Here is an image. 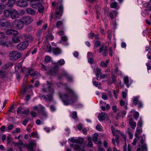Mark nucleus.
Segmentation results:
<instances>
[{
	"instance_id": "nucleus-34",
	"label": "nucleus",
	"mask_w": 151,
	"mask_h": 151,
	"mask_svg": "<svg viewBox=\"0 0 151 151\" xmlns=\"http://www.w3.org/2000/svg\"><path fill=\"white\" fill-rule=\"evenodd\" d=\"M109 63V60H107L105 62L104 61L101 62V65L102 67L106 68L107 67V65Z\"/></svg>"
},
{
	"instance_id": "nucleus-8",
	"label": "nucleus",
	"mask_w": 151,
	"mask_h": 151,
	"mask_svg": "<svg viewBox=\"0 0 151 151\" xmlns=\"http://www.w3.org/2000/svg\"><path fill=\"white\" fill-rule=\"evenodd\" d=\"M37 73L38 72H37L34 71V70L33 69H31L30 70H29L27 72V74L26 75L24 78H25V77H26V78H27L28 76L30 75L31 76L33 77V79H31L30 81L32 83H33L34 82V79H36V78H35V76L36 74H37Z\"/></svg>"
},
{
	"instance_id": "nucleus-38",
	"label": "nucleus",
	"mask_w": 151,
	"mask_h": 151,
	"mask_svg": "<svg viewBox=\"0 0 151 151\" xmlns=\"http://www.w3.org/2000/svg\"><path fill=\"white\" fill-rule=\"evenodd\" d=\"M105 14H106L108 16L110 17L111 20L113 19L114 18V15L111 12H107L106 11L105 12Z\"/></svg>"
},
{
	"instance_id": "nucleus-57",
	"label": "nucleus",
	"mask_w": 151,
	"mask_h": 151,
	"mask_svg": "<svg viewBox=\"0 0 151 151\" xmlns=\"http://www.w3.org/2000/svg\"><path fill=\"white\" fill-rule=\"evenodd\" d=\"M109 56L112 57L113 55L112 49L111 47H110L109 49Z\"/></svg>"
},
{
	"instance_id": "nucleus-1",
	"label": "nucleus",
	"mask_w": 151,
	"mask_h": 151,
	"mask_svg": "<svg viewBox=\"0 0 151 151\" xmlns=\"http://www.w3.org/2000/svg\"><path fill=\"white\" fill-rule=\"evenodd\" d=\"M59 83L62 86H65V89L68 93L63 94L60 96L64 104L68 105L75 102L76 101L77 96L74 92L68 86L67 83H63L62 82H59Z\"/></svg>"
},
{
	"instance_id": "nucleus-21",
	"label": "nucleus",
	"mask_w": 151,
	"mask_h": 151,
	"mask_svg": "<svg viewBox=\"0 0 151 151\" xmlns=\"http://www.w3.org/2000/svg\"><path fill=\"white\" fill-rule=\"evenodd\" d=\"M34 144L32 143L26 145V147L29 151H35L33 149Z\"/></svg>"
},
{
	"instance_id": "nucleus-18",
	"label": "nucleus",
	"mask_w": 151,
	"mask_h": 151,
	"mask_svg": "<svg viewBox=\"0 0 151 151\" xmlns=\"http://www.w3.org/2000/svg\"><path fill=\"white\" fill-rule=\"evenodd\" d=\"M46 96L48 97V98L46 97L45 96L43 95L42 96V97L43 98L44 100L46 101H49L50 102L52 100V95L51 93H49L48 94H47Z\"/></svg>"
},
{
	"instance_id": "nucleus-6",
	"label": "nucleus",
	"mask_w": 151,
	"mask_h": 151,
	"mask_svg": "<svg viewBox=\"0 0 151 151\" xmlns=\"http://www.w3.org/2000/svg\"><path fill=\"white\" fill-rule=\"evenodd\" d=\"M29 44L28 42L24 41L18 44L17 47L18 50L22 51L28 47Z\"/></svg>"
},
{
	"instance_id": "nucleus-31",
	"label": "nucleus",
	"mask_w": 151,
	"mask_h": 151,
	"mask_svg": "<svg viewBox=\"0 0 151 151\" xmlns=\"http://www.w3.org/2000/svg\"><path fill=\"white\" fill-rule=\"evenodd\" d=\"M11 10H6L4 12V16L6 18L10 17Z\"/></svg>"
},
{
	"instance_id": "nucleus-63",
	"label": "nucleus",
	"mask_w": 151,
	"mask_h": 151,
	"mask_svg": "<svg viewBox=\"0 0 151 151\" xmlns=\"http://www.w3.org/2000/svg\"><path fill=\"white\" fill-rule=\"evenodd\" d=\"M29 110H25L24 111L22 112V113L23 114H25L26 115H27L29 114Z\"/></svg>"
},
{
	"instance_id": "nucleus-52",
	"label": "nucleus",
	"mask_w": 151,
	"mask_h": 151,
	"mask_svg": "<svg viewBox=\"0 0 151 151\" xmlns=\"http://www.w3.org/2000/svg\"><path fill=\"white\" fill-rule=\"evenodd\" d=\"M137 127H141L142 125V121L141 119H140L138 122L137 124Z\"/></svg>"
},
{
	"instance_id": "nucleus-42",
	"label": "nucleus",
	"mask_w": 151,
	"mask_h": 151,
	"mask_svg": "<svg viewBox=\"0 0 151 151\" xmlns=\"http://www.w3.org/2000/svg\"><path fill=\"white\" fill-rule=\"evenodd\" d=\"M5 9V6L2 3H0V14L2 13L3 10Z\"/></svg>"
},
{
	"instance_id": "nucleus-62",
	"label": "nucleus",
	"mask_w": 151,
	"mask_h": 151,
	"mask_svg": "<svg viewBox=\"0 0 151 151\" xmlns=\"http://www.w3.org/2000/svg\"><path fill=\"white\" fill-rule=\"evenodd\" d=\"M96 74H101V70L99 68H96Z\"/></svg>"
},
{
	"instance_id": "nucleus-13",
	"label": "nucleus",
	"mask_w": 151,
	"mask_h": 151,
	"mask_svg": "<svg viewBox=\"0 0 151 151\" xmlns=\"http://www.w3.org/2000/svg\"><path fill=\"white\" fill-rule=\"evenodd\" d=\"M23 36L25 38L24 41H27L28 43L29 42H32L33 41V38L31 35L24 34H23Z\"/></svg>"
},
{
	"instance_id": "nucleus-44",
	"label": "nucleus",
	"mask_w": 151,
	"mask_h": 151,
	"mask_svg": "<svg viewBox=\"0 0 151 151\" xmlns=\"http://www.w3.org/2000/svg\"><path fill=\"white\" fill-rule=\"evenodd\" d=\"M63 25V22L61 21H59L56 24V25L57 27L59 28L60 27L62 26Z\"/></svg>"
},
{
	"instance_id": "nucleus-20",
	"label": "nucleus",
	"mask_w": 151,
	"mask_h": 151,
	"mask_svg": "<svg viewBox=\"0 0 151 151\" xmlns=\"http://www.w3.org/2000/svg\"><path fill=\"white\" fill-rule=\"evenodd\" d=\"M129 124L131 126L132 129H134L136 126V123L134 122L133 119L131 118L129 120Z\"/></svg>"
},
{
	"instance_id": "nucleus-16",
	"label": "nucleus",
	"mask_w": 151,
	"mask_h": 151,
	"mask_svg": "<svg viewBox=\"0 0 151 151\" xmlns=\"http://www.w3.org/2000/svg\"><path fill=\"white\" fill-rule=\"evenodd\" d=\"M56 11L55 14L56 15L61 16L63 12V7L62 5L60 6L58 8L56 9Z\"/></svg>"
},
{
	"instance_id": "nucleus-4",
	"label": "nucleus",
	"mask_w": 151,
	"mask_h": 151,
	"mask_svg": "<svg viewBox=\"0 0 151 151\" xmlns=\"http://www.w3.org/2000/svg\"><path fill=\"white\" fill-rule=\"evenodd\" d=\"M21 56L20 52L17 51H12L9 54V57L11 60H16Z\"/></svg>"
},
{
	"instance_id": "nucleus-2",
	"label": "nucleus",
	"mask_w": 151,
	"mask_h": 151,
	"mask_svg": "<svg viewBox=\"0 0 151 151\" xmlns=\"http://www.w3.org/2000/svg\"><path fill=\"white\" fill-rule=\"evenodd\" d=\"M6 33L8 35H13L14 36L12 38L13 42L14 43H18L20 41V39H22V37L21 35H17L19 32L16 30L12 29L7 30L6 31Z\"/></svg>"
},
{
	"instance_id": "nucleus-47",
	"label": "nucleus",
	"mask_w": 151,
	"mask_h": 151,
	"mask_svg": "<svg viewBox=\"0 0 151 151\" xmlns=\"http://www.w3.org/2000/svg\"><path fill=\"white\" fill-rule=\"evenodd\" d=\"M98 135L96 134L94 135V136L93 137V140L94 142H95L98 140Z\"/></svg>"
},
{
	"instance_id": "nucleus-54",
	"label": "nucleus",
	"mask_w": 151,
	"mask_h": 151,
	"mask_svg": "<svg viewBox=\"0 0 151 151\" xmlns=\"http://www.w3.org/2000/svg\"><path fill=\"white\" fill-rule=\"evenodd\" d=\"M66 72H63L61 74H60L58 77V79L60 80L62 79L63 78V76H64L63 75V74L64 73H66Z\"/></svg>"
},
{
	"instance_id": "nucleus-28",
	"label": "nucleus",
	"mask_w": 151,
	"mask_h": 151,
	"mask_svg": "<svg viewBox=\"0 0 151 151\" xmlns=\"http://www.w3.org/2000/svg\"><path fill=\"white\" fill-rule=\"evenodd\" d=\"M129 79L127 76L125 77L124 78V83L127 86V87H129L130 84L129 83Z\"/></svg>"
},
{
	"instance_id": "nucleus-40",
	"label": "nucleus",
	"mask_w": 151,
	"mask_h": 151,
	"mask_svg": "<svg viewBox=\"0 0 151 151\" xmlns=\"http://www.w3.org/2000/svg\"><path fill=\"white\" fill-rule=\"evenodd\" d=\"M38 7V12L40 13H41L43 12L44 8L42 5L40 3Z\"/></svg>"
},
{
	"instance_id": "nucleus-12",
	"label": "nucleus",
	"mask_w": 151,
	"mask_h": 151,
	"mask_svg": "<svg viewBox=\"0 0 151 151\" xmlns=\"http://www.w3.org/2000/svg\"><path fill=\"white\" fill-rule=\"evenodd\" d=\"M52 52L54 55L57 56L60 55L62 52V51L60 48L56 47L52 48Z\"/></svg>"
},
{
	"instance_id": "nucleus-32",
	"label": "nucleus",
	"mask_w": 151,
	"mask_h": 151,
	"mask_svg": "<svg viewBox=\"0 0 151 151\" xmlns=\"http://www.w3.org/2000/svg\"><path fill=\"white\" fill-rule=\"evenodd\" d=\"M0 45L2 46H6L7 47H9L11 46V45L8 42H0Z\"/></svg>"
},
{
	"instance_id": "nucleus-29",
	"label": "nucleus",
	"mask_w": 151,
	"mask_h": 151,
	"mask_svg": "<svg viewBox=\"0 0 151 151\" xmlns=\"http://www.w3.org/2000/svg\"><path fill=\"white\" fill-rule=\"evenodd\" d=\"M112 81H108V83L109 84H111L114 83L116 80V77L113 74L112 75L111 77Z\"/></svg>"
},
{
	"instance_id": "nucleus-25",
	"label": "nucleus",
	"mask_w": 151,
	"mask_h": 151,
	"mask_svg": "<svg viewBox=\"0 0 151 151\" xmlns=\"http://www.w3.org/2000/svg\"><path fill=\"white\" fill-rule=\"evenodd\" d=\"M27 13L29 14L35 15V11L31 8H27L26 10Z\"/></svg>"
},
{
	"instance_id": "nucleus-46",
	"label": "nucleus",
	"mask_w": 151,
	"mask_h": 151,
	"mask_svg": "<svg viewBox=\"0 0 151 151\" xmlns=\"http://www.w3.org/2000/svg\"><path fill=\"white\" fill-rule=\"evenodd\" d=\"M115 72L117 75H119L121 74V72L119 69L118 66L116 67V68L115 70Z\"/></svg>"
},
{
	"instance_id": "nucleus-19",
	"label": "nucleus",
	"mask_w": 151,
	"mask_h": 151,
	"mask_svg": "<svg viewBox=\"0 0 151 151\" xmlns=\"http://www.w3.org/2000/svg\"><path fill=\"white\" fill-rule=\"evenodd\" d=\"M65 63V61L63 59H61L57 61V63H54L53 64L55 65H57L58 68H59V65L62 66Z\"/></svg>"
},
{
	"instance_id": "nucleus-56",
	"label": "nucleus",
	"mask_w": 151,
	"mask_h": 151,
	"mask_svg": "<svg viewBox=\"0 0 151 151\" xmlns=\"http://www.w3.org/2000/svg\"><path fill=\"white\" fill-rule=\"evenodd\" d=\"M139 114V113L137 112H136L134 114V117L136 120H137L138 118Z\"/></svg>"
},
{
	"instance_id": "nucleus-50",
	"label": "nucleus",
	"mask_w": 151,
	"mask_h": 151,
	"mask_svg": "<svg viewBox=\"0 0 151 151\" xmlns=\"http://www.w3.org/2000/svg\"><path fill=\"white\" fill-rule=\"evenodd\" d=\"M74 149L76 151H81V150L80 146L77 145H76Z\"/></svg>"
},
{
	"instance_id": "nucleus-60",
	"label": "nucleus",
	"mask_w": 151,
	"mask_h": 151,
	"mask_svg": "<svg viewBox=\"0 0 151 151\" xmlns=\"http://www.w3.org/2000/svg\"><path fill=\"white\" fill-rule=\"evenodd\" d=\"M50 108L51 111H55L56 110V108L55 106L52 105H50Z\"/></svg>"
},
{
	"instance_id": "nucleus-17",
	"label": "nucleus",
	"mask_w": 151,
	"mask_h": 151,
	"mask_svg": "<svg viewBox=\"0 0 151 151\" xmlns=\"http://www.w3.org/2000/svg\"><path fill=\"white\" fill-rule=\"evenodd\" d=\"M46 96L48 97V98L46 97L45 96L43 95L42 96V97L43 98L44 100L46 101H49L50 102L52 100V95L51 93H49L48 94H47Z\"/></svg>"
},
{
	"instance_id": "nucleus-14",
	"label": "nucleus",
	"mask_w": 151,
	"mask_h": 151,
	"mask_svg": "<svg viewBox=\"0 0 151 151\" xmlns=\"http://www.w3.org/2000/svg\"><path fill=\"white\" fill-rule=\"evenodd\" d=\"M17 3L18 6L21 7H25L28 5L27 2L24 0L18 1Z\"/></svg>"
},
{
	"instance_id": "nucleus-51",
	"label": "nucleus",
	"mask_w": 151,
	"mask_h": 151,
	"mask_svg": "<svg viewBox=\"0 0 151 151\" xmlns=\"http://www.w3.org/2000/svg\"><path fill=\"white\" fill-rule=\"evenodd\" d=\"M14 127V126L13 124H11L8 126L7 129V131L8 132H9L10 131L12 130Z\"/></svg>"
},
{
	"instance_id": "nucleus-24",
	"label": "nucleus",
	"mask_w": 151,
	"mask_h": 151,
	"mask_svg": "<svg viewBox=\"0 0 151 151\" xmlns=\"http://www.w3.org/2000/svg\"><path fill=\"white\" fill-rule=\"evenodd\" d=\"M105 113L103 112L101 113V114H100L98 115L99 119L100 121H102L105 120L106 119L105 116Z\"/></svg>"
},
{
	"instance_id": "nucleus-15",
	"label": "nucleus",
	"mask_w": 151,
	"mask_h": 151,
	"mask_svg": "<svg viewBox=\"0 0 151 151\" xmlns=\"http://www.w3.org/2000/svg\"><path fill=\"white\" fill-rule=\"evenodd\" d=\"M40 2L39 1H32L31 2V5L32 8L37 9L40 5Z\"/></svg>"
},
{
	"instance_id": "nucleus-11",
	"label": "nucleus",
	"mask_w": 151,
	"mask_h": 151,
	"mask_svg": "<svg viewBox=\"0 0 151 151\" xmlns=\"http://www.w3.org/2000/svg\"><path fill=\"white\" fill-rule=\"evenodd\" d=\"M10 17L12 19L17 18L19 15V13L17 11L13 9L11 10Z\"/></svg>"
},
{
	"instance_id": "nucleus-43",
	"label": "nucleus",
	"mask_w": 151,
	"mask_h": 151,
	"mask_svg": "<svg viewBox=\"0 0 151 151\" xmlns=\"http://www.w3.org/2000/svg\"><path fill=\"white\" fill-rule=\"evenodd\" d=\"M141 151H145V150L147 151V148L146 146V144H141Z\"/></svg>"
},
{
	"instance_id": "nucleus-53",
	"label": "nucleus",
	"mask_w": 151,
	"mask_h": 151,
	"mask_svg": "<svg viewBox=\"0 0 151 151\" xmlns=\"http://www.w3.org/2000/svg\"><path fill=\"white\" fill-rule=\"evenodd\" d=\"M72 117L74 119H76L77 117V114L76 111H73L72 113Z\"/></svg>"
},
{
	"instance_id": "nucleus-27",
	"label": "nucleus",
	"mask_w": 151,
	"mask_h": 151,
	"mask_svg": "<svg viewBox=\"0 0 151 151\" xmlns=\"http://www.w3.org/2000/svg\"><path fill=\"white\" fill-rule=\"evenodd\" d=\"M63 75L65 77L67 80L69 82H72L73 81V78L72 77L69 76L68 74L66 73H64Z\"/></svg>"
},
{
	"instance_id": "nucleus-55",
	"label": "nucleus",
	"mask_w": 151,
	"mask_h": 151,
	"mask_svg": "<svg viewBox=\"0 0 151 151\" xmlns=\"http://www.w3.org/2000/svg\"><path fill=\"white\" fill-rule=\"evenodd\" d=\"M139 102L136 97H135L133 101V103L135 105L138 104Z\"/></svg>"
},
{
	"instance_id": "nucleus-49",
	"label": "nucleus",
	"mask_w": 151,
	"mask_h": 151,
	"mask_svg": "<svg viewBox=\"0 0 151 151\" xmlns=\"http://www.w3.org/2000/svg\"><path fill=\"white\" fill-rule=\"evenodd\" d=\"M6 74L5 71L2 70L0 71V76L2 78H4L6 76Z\"/></svg>"
},
{
	"instance_id": "nucleus-7",
	"label": "nucleus",
	"mask_w": 151,
	"mask_h": 151,
	"mask_svg": "<svg viewBox=\"0 0 151 151\" xmlns=\"http://www.w3.org/2000/svg\"><path fill=\"white\" fill-rule=\"evenodd\" d=\"M21 19L23 23L25 25L29 24L33 21L32 18L29 16H24L22 17Z\"/></svg>"
},
{
	"instance_id": "nucleus-48",
	"label": "nucleus",
	"mask_w": 151,
	"mask_h": 151,
	"mask_svg": "<svg viewBox=\"0 0 151 151\" xmlns=\"http://www.w3.org/2000/svg\"><path fill=\"white\" fill-rule=\"evenodd\" d=\"M94 33L92 31H91V33L88 34V37L89 39H92L94 37Z\"/></svg>"
},
{
	"instance_id": "nucleus-23",
	"label": "nucleus",
	"mask_w": 151,
	"mask_h": 151,
	"mask_svg": "<svg viewBox=\"0 0 151 151\" xmlns=\"http://www.w3.org/2000/svg\"><path fill=\"white\" fill-rule=\"evenodd\" d=\"M142 132V128L141 127H137V130L135 134V136L137 138H138L139 135L141 134Z\"/></svg>"
},
{
	"instance_id": "nucleus-3",
	"label": "nucleus",
	"mask_w": 151,
	"mask_h": 151,
	"mask_svg": "<svg viewBox=\"0 0 151 151\" xmlns=\"http://www.w3.org/2000/svg\"><path fill=\"white\" fill-rule=\"evenodd\" d=\"M47 83L48 85V87H46V85H43L42 88V91L43 92L48 93V94L51 93L52 95L53 92V89L51 87L52 83V82L48 81H47Z\"/></svg>"
},
{
	"instance_id": "nucleus-30",
	"label": "nucleus",
	"mask_w": 151,
	"mask_h": 151,
	"mask_svg": "<svg viewBox=\"0 0 151 151\" xmlns=\"http://www.w3.org/2000/svg\"><path fill=\"white\" fill-rule=\"evenodd\" d=\"M0 25L2 27H8L10 25V23L8 22H0Z\"/></svg>"
},
{
	"instance_id": "nucleus-33",
	"label": "nucleus",
	"mask_w": 151,
	"mask_h": 151,
	"mask_svg": "<svg viewBox=\"0 0 151 151\" xmlns=\"http://www.w3.org/2000/svg\"><path fill=\"white\" fill-rule=\"evenodd\" d=\"M52 48H54L52 47L51 44L50 43H48L46 46V51L48 52H50L52 51Z\"/></svg>"
},
{
	"instance_id": "nucleus-37",
	"label": "nucleus",
	"mask_w": 151,
	"mask_h": 151,
	"mask_svg": "<svg viewBox=\"0 0 151 151\" xmlns=\"http://www.w3.org/2000/svg\"><path fill=\"white\" fill-rule=\"evenodd\" d=\"M83 139L82 138H80L78 139H76L75 143L81 144L83 142Z\"/></svg>"
},
{
	"instance_id": "nucleus-22",
	"label": "nucleus",
	"mask_w": 151,
	"mask_h": 151,
	"mask_svg": "<svg viewBox=\"0 0 151 151\" xmlns=\"http://www.w3.org/2000/svg\"><path fill=\"white\" fill-rule=\"evenodd\" d=\"M45 38L46 40H52L54 39V37L52 34L48 33L45 36Z\"/></svg>"
},
{
	"instance_id": "nucleus-10",
	"label": "nucleus",
	"mask_w": 151,
	"mask_h": 151,
	"mask_svg": "<svg viewBox=\"0 0 151 151\" xmlns=\"http://www.w3.org/2000/svg\"><path fill=\"white\" fill-rule=\"evenodd\" d=\"M59 68H58L57 65H54L53 68L50 69L48 71V73L50 75L53 76H56Z\"/></svg>"
},
{
	"instance_id": "nucleus-5",
	"label": "nucleus",
	"mask_w": 151,
	"mask_h": 151,
	"mask_svg": "<svg viewBox=\"0 0 151 151\" xmlns=\"http://www.w3.org/2000/svg\"><path fill=\"white\" fill-rule=\"evenodd\" d=\"M13 25H14V27L17 30H19L23 28L24 24L20 19L14 20L13 22Z\"/></svg>"
},
{
	"instance_id": "nucleus-61",
	"label": "nucleus",
	"mask_w": 151,
	"mask_h": 151,
	"mask_svg": "<svg viewBox=\"0 0 151 151\" xmlns=\"http://www.w3.org/2000/svg\"><path fill=\"white\" fill-rule=\"evenodd\" d=\"M22 109V107L21 106H19L18 108L17 111V113L18 115V114L20 113Z\"/></svg>"
},
{
	"instance_id": "nucleus-39",
	"label": "nucleus",
	"mask_w": 151,
	"mask_h": 151,
	"mask_svg": "<svg viewBox=\"0 0 151 151\" xmlns=\"http://www.w3.org/2000/svg\"><path fill=\"white\" fill-rule=\"evenodd\" d=\"M42 33V30H39L36 34V35L39 40H40L41 38Z\"/></svg>"
},
{
	"instance_id": "nucleus-64",
	"label": "nucleus",
	"mask_w": 151,
	"mask_h": 151,
	"mask_svg": "<svg viewBox=\"0 0 151 151\" xmlns=\"http://www.w3.org/2000/svg\"><path fill=\"white\" fill-rule=\"evenodd\" d=\"M93 58H88V62L90 63V64H93Z\"/></svg>"
},
{
	"instance_id": "nucleus-41",
	"label": "nucleus",
	"mask_w": 151,
	"mask_h": 151,
	"mask_svg": "<svg viewBox=\"0 0 151 151\" xmlns=\"http://www.w3.org/2000/svg\"><path fill=\"white\" fill-rule=\"evenodd\" d=\"M118 4L116 2H113L110 4V6L111 8L116 9L117 7Z\"/></svg>"
},
{
	"instance_id": "nucleus-26",
	"label": "nucleus",
	"mask_w": 151,
	"mask_h": 151,
	"mask_svg": "<svg viewBox=\"0 0 151 151\" xmlns=\"http://www.w3.org/2000/svg\"><path fill=\"white\" fill-rule=\"evenodd\" d=\"M15 2V0H9L7 4V5L8 7L12 8Z\"/></svg>"
},
{
	"instance_id": "nucleus-9",
	"label": "nucleus",
	"mask_w": 151,
	"mask_h": 151,
	"mask_svg": "<svg viewBox=\"0 0 151 151\" xmlns=\"http://www.w3.org/2000/svg\"><path fill=\"white\" fill-rule=\"evenodd\" d=\"M103 51L102 55L104 57H106L108 54V48L107 46L105 47L103 45H101V47L100 48L99 52V53H101Z\"/></svg>"
},
{
	"instance_id": "nucleus-36",
	"label": "nucleus",
	"mask_w": 151,
	"mask_h": 151,
	"mask_svg": "<svg viewBox=\"0 0 151 151\" xmlns=\"http://www.w3.org/2000/svg\"><path fill=\"white\" fill-rule=\"evenodd\" d=\"M101 43L100 41L97 40L95 42L94 47V48H96L101 45Z\"/></svg>"
},
{
	"instance_id": "nucleus-59",
	"label": "nucleus",
	"mask_w": 151,
	"mask_h": 151,
	"mask_svg": "<svg viewBox=\"0 0 151 151\" xmlns=\"http://www.w3.org/2000/svg\"><path fill=\"white\" fill-rule=\"evenodd\" d=\"M20 129L19 128H17L16 129L15 131H14L13 132V133H18L20 132Z\"/></svg>"
},
{
	"instance_id": "nucleus-58",
	"label": "nucleus",
	"mask_w": 151,
	"mask_h": 151,
	"mask_svg": "<svg viewBox=\"0 0 151 151\" xmlns=\"http://www.w3.org/2000/svg\"><path fill=\"white\" fill-rule=\"evenodd\" d=\"M5 37V34L4 32L0 31V38L3 39H4Z\"/></svg>"
},
{
	"instance_id": "nucleus-35",
	"label": "nucleus",
	"mask_w": 151,
	"mask_h": 151,
	"mask_svg": "<svg viewBox=\"0 0 151 151\" xmlns=\"http://www.w3.org/2000/svg\"><path fill=\"white\" fill-rule=\"evenodd\" d=\"M61 39L64 42V43H63V44L65 45H68V43L66 42L68 40V38L66 36H64L62 37Z\"/></svg>"
},
{
	"instance_id": "nucleus-45",
	"label": "nucleus",
	"mask_w": 151,
	"mask_h": 151,
	"mask_svg": "<svg viewBox=\"0 0 151 151\" xmlns=\"http://www.w3.org/2000/svg\"><path fill=\"white\" fill-rule=\"evenodd\" d=\"M51 59V58L48 55L46 56L45 57V61L46 63L49 62Z\"/></svg>"
}]
</instances>
